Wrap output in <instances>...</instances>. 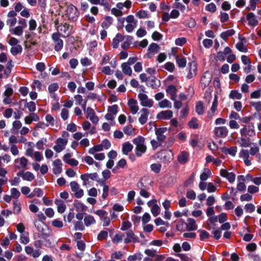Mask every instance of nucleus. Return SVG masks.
I'll return each instance as SVG.
<instances>
[{
  "label": "nucleus",
  "instance_id": "f257e3e1",
  "mask_svg": "<svg viewBox=\"0 0 261 261\" xmlns=\"http://www.w3.org/2000/svg\"><path fill=\"white\" fill-rule=\"evenodd\" d=\"M137 187L139 190V194L144 198H148L150 196L148 191L151 186L149 178L143 177L137 183Z\"/></svg>",
  "mask_w": 261,
  "mask_h": 261
},
{
  "label": "nucleus",
  "instance_id": "f03ea898",
  "mask_svg": "<svg viewBox=\"0 0 261 261\" xmlns=\"http://www.w3.org/2000/svg\"><path fill=\"white\" fill-rule=\"evenodd\" d=\"M133 143L136 145V154L138 156H141L144 153L147 149L145 145V139L141 136H139L133 140Z\"/></svg>",
  "mask_w": 261,
  "mask_h": 261
},
{
  "label": "nucleus",
  "instance_id": "7ed1b4c3",
  "mask_svg": "<svg viewBox=\"0 0 261 261\" xmlns=\"http://www.w3.org/2000/svg\"><path fill=\"white\" fill-rule=\"evenodd\" d=\"M65 16L69 20L75 21L79 17V12L74 6L72 4H67Z\"/></svg>",
  "mask_w": 261,
  "mask_h": 261
},
{
  "label": "nucleus",
  "instance_id": "20e7f679",
  "mask_svg": "<svg viewBox=\"0 0 261 261\" xmlns=\"http://www.w3.org/2000/svg\"><path fill=\"white\" fill-rule=\"evenodd\" d=\"M80 177L81 179L83 181V185L84 186H87V185L90 184V179L93 181H97L98 183H99L101 180H100L98 174L96 172L91 173H85L82 174Z\"/></svg>",
  "mask_w": 261,
  "mask_h": 261
},
{
  "label": "nucleus",
  "instance_id": "39448f33",
  "mask_svg": "<svg viewBox=\"0 0 261 261\" xmlns=\"http://www.w3.org/2000/svg\"><path fill=\"white\" fill-rule=\"evenodd\" d=\"M19 25L10 28V32L12 34L20 36L22 35L24 29L27 27V24L26 20L24 19H21L18 21Z\"/></svg>",
  "mask_w": 261,
  "mask_h": 261
},
{
  "label": "nucleus",
  "instance_id": "423d86ee",
  "mask_svg": "<svg viewBox=\"0 0 261 261\" xmlns=\"http://www.w3.org/2000/svg\"><path fill=\"white\" fill-rule=\"evenodd\" d=\"M118 107L117 105H114L108 108V113L106 114L105 118L110 121L111 125L114 124L115 116L118 113Z\"/></svg>",
  "mask_w": 261,
  "mask_h": 261
},
{
  "label": "nucleus",
  "instance_id": "0eeeda50",
  "mask_svg": "<svg viewBox=\"0 0 261 261\" xmlns=\"http://www.w3.org/2000/svg\"><path fill=\"white\" fill-rule=\"evenodd\" d=\"M55 25H56L57 33H59V34L61 35V36L62 37H68L71 33V29L70 28V26L69 24L67 23H65L64 24H60L57 25L58 24V20H56Z\"/></svg>",
  "mask_w": 261,
  "mask_h": 261
},
{
  "label": "nucleus",
  "instance_id": "6e6552de",
  "mask_svg": "<svg viewBox=\"0 0 261 261\" xmlns=\"http://www.w3.org/2000/svg\"><path fill=\"white\" fill-rule=\"evenodd\" d=\"M141 105L143 107L151 108L153 106V100L144 93L140 92L138 95Z\"/></svg>",
  "mask_w": 261,
  "mask_h": 261
},
{
  "label": "nucleus",
  "instance_id": "1a4fd4ad",
  "mask_svg": "<svg viewBox=\"0 0 261 261\" xmlns=\"http://www.w3.org/2000/svg\"><path fill=\"white\" fill-rule=\"evenodd\" d=\"M70 186L72 192L74 193V196L77 198L82 197L84 195V191L80 188V185L76 181H71Z\"/></svg>",
  "mask_w": 261,
  "mask_h": 261
},
{
  "label": "nucleus",
  "instance_id": "9d476101",
  "mask_svg": "<svg viewBox=\"0 0 261 261\" xmlns=\"http://www.w3.org/2000/svg\"><path fill=\"white\" fill-rule=\"evenodd\" d=\"M67 142V139L59 138L56 140V144L53 147V149L58 153L61 152L65 148Z\"/></svg>",
  "mask_w": 261,
  "mask_h": 261
},
{
  "label": "nucleus",
  "instance_id": "9b49d317",
  "mask_svg": "<svg viewBox=\"0 0 261 261\" xmlns=\"http://www.w3.org/2000/svg\"><path fill=\"white\" fill-rule=\"evenodd\" d=\"M85 113L86 114V118L89 119L93 124H97L98 123L99 118L96 115L95 112L92 108L90 107L87 108Z\"/></svg>",
  "mask_w": 261,
  "mask_h": 261
},
{
  "label": "nucleus",
  "instance_id": "f8f14e48",
  "mask_svg": "<svg viewBox=\"0 0 261 261\" xmlns=\"http://www.w3.org/2000/svg\"><path fill=\"white\" fill-rule=\"evenodd\" d=\"M212 79V74L208 71L204 72L201 79V85L203 89L207 87Z\"/></svg>",
  "mask_w": 261,
  "mask_h": 261
},
{
  "label": "nucleus",
  "instance_id": "ddd939ff",
  "mask_svg": "<svg viewBox=\"0 0 261 261\" xmlns=\"http://www.w3.org/2000/svg\"><path fill=\"white\" fill-rule=\"evenodd\" d=\"M14 163V167L16 169H26L28 164V160L26 158L22 156L15 159Z\"/></svg>",
  "mask_w": 261,
  "mask_h": 261
},
{
  "label": "nucleus",
  "instance_id": "4468645a",
  "mask_svg": "<svg viewBox=\"0 0 261 261\" xmlns=\"http://www.w3.org/2000/svg\"><path fill=\"white\" fill-rule=\"evenodd\" d=\"M145 252L149 256H155V261H163L164 260H165V261H174V259L170 258H166L164 255L156 254V252L154 250L147 249L145 250Z\"/></svg>",
  "mask_w": 261,
  "mask_h": 261
},
{
  "label": "nucleus",
  "instance_id": "2eb2a0df",
  "mask_svg": "<svg viewBox=\"0 0 261 261\" xmlns=\"http://www.w3.org/2000/svg\"><path fill=\"white\" fill-rule=\"evenodd\" d=\"M214 132L215 135L219 138H225L228 133V130L226 126L216 127Z\"/></svg>",
  "mask_w": 261,
  "mask_h": 261
},
{
  "label": "nucleus",
  "instance_id": "dca6fc26",
  "mask_svg": "<svg viewBox=\"0 0 261 261\" xmlns=\"http://www.w3.org/2000/svg\"><path fill=\"white\" fill-rule=\"evenodd\" d=\"M220 175L226 178L230 182L232 183L235 181L236 174L232 172H229L226 169H222L220 171Z\"/></svg>",
  "mask_w": 261,
  "mask_h": 261
},
{
  "label": "nucleus",
  "instance_id": "f3484780",
  "mask_svg": "<svg viewBox=\"0 0 261 261\" xmlns=\"http://www.w3.org/2000/svg\"><path fill=\"white\" fill-rule=\"evenodd\" d=\"M188 73L187 74V77L191 79L195 76L197 74V65L195 62H191L188 64Z\"/></svg>",
  "mask_w": 261,
  "mask_h": 261
},
{
  "label": "nucleus",
  "instance_id": "a211bd4d",
  "mask_svg": "<svg viewBox=\"0 0 261 261\" xmlns=\"http://www.w3.org/2000/svg\"><path fill=\"white\" fill-rule=\"evenodd\" d=\"M127 105L132 114H136L138 112L139 108L137 100L134 98L129 99L128 100Z\"/></svg>",
  "mask_w": 261,
  "mask_h": 261
},
{
  "label": "nucleus",
  "instance_id": "6ab92c4d",
  "mask_svg": "<svg viewBox=\"0 0 261 261\" xmlns=\"http://www.w3.org/2000/svg\"><path fill=\"white\" fill-rule=\"evenodd\" d=\"M126 237L124 239V242L125 244H128L130 242H138V238L135 234L134 232L132 230H128L125 232Z\"/></svg>",
  "mask_w": 261,
  "mask_h": 261
},
{
  "label": "nucleus",
  "instance_id": "aec40b11",
  "mask_svg": "<svg viewBox=\"0 0 261 261\" xmlns=\"http://www.w3.org/2000/svg\"><path fill=\"white\" fill-rule=\"evenodd\" d=\"M13 93V90L12 88L10 87L7 88L3 94L4 99L3 101L5 105H9L12 103V101L10 97L12 95Z\"/></svg>",
  "mask_w": 261,
  "mask_h": 261
},
{
  "label": "nucleus",
  "instance_id": "412c9836",
  "mask_svg": "<svg viewBox=\"0 0 261 261\" xmlns=\"http://www.w3.org/2000/svg\"><path fill=\"white\" fill-rule=\"evenodd\" d=\"M72 154L67 153L63 156V161L71 166H76L79 162L75 159L71 158Z\"/></svg>",
  "mask_w": 261,
  "mask_h": 261
},
{
  "label": "nucleus",
  "instance_id": "4be33fe9",
  "mask_svg": "<svg viewBox=\"0 0 261 261\" xmlns=\"http://www.w3.org/2000/svg\"><path fill=\"white\" fill-rule=\"evenodd\" d=\"M160 50V46L155 43H151L148 48V53L146 56L148 58H151L153 56L157 53Z\"/></svg>",
  "mask_w": 261,
  "mask_h": 261
},
{
  "label": "nucleus",
  "instance_id": "5701e85b",
  "mask_svg": "<svg viewBox=\"0 0 261 261\" xmlns=\"http://www.w3.org/2000/svg\"><path fill=\"white\" fill-rule=\"evenodd\" d=\"M34 224L37 230L42 233V236L43 238L49 236L48 233L45 232L46 228H47V227L44 223L36 221L34 222Z\"/></svg>",
  "mask_w": 261,
  "mask_h": 261
},
{
  "label": "nucleus",
  "instance_id": "b1692460",
  "mask_svg": "<svg viewBox=\"0 0 261 261\" xmlns=\"http://www.w3.org/2000/svg\"><path fill=\"white\" fill-rule=\"evenodd\" d=\"M160 158L165 162H170L173 159V154L171 150H164L160 152Z\"/></svg>",
  "mask_w": 261,
  "mask_h": 261
},
{
  "label": "nucleus",
  "instance_id": "393cba45",
  "mask_svg": "<svg viewBox=\"0 0 261 261\" xmlns=\"http://www.w3.org/2000/svg\"><path fill=\"white\" fill-rule=\"evenodd\" d=\"M17 175L21 176L23 180L29 181H31L35 179V175L30 171H19L17 173Z\"/></svg>",
  "mask_w": 261,
  "mask_h": 261
},
{
  "label": "nucleus",
  "instance_id": "a878e982",
  "mask_svg": "<svg viewBox=\"0 0 261 261\" xmlns=\"http://www.w3.org/2000/svg\"><path fill=\"white\" fill-rule=\"evenodd\" d=\"M173 116V112L171 110L162 111L157 114L156 118L158 119L168 120Z\"/></svg>",
  "mask_w": 261,
  "mask_h": 261
},
{
  "label": "nucleus",
  "instance_id": "bb28decb",
  "mask_svg": "<svg viewBox=\"0 0 261 261\" xmlns=\"http://www.w3.org/2000/svg\"><path fill=\"white\" fill-rule=\"evenodd\" d=\"M140 113L141 115L139 118V121L143 125L146 123L148 120L149 111L146 108H142L140 111Z\"/></svg>",
  "mask_w": 261,
  "mask_h": 261
},
{
  "label": "nucleus",
  "instance_id": "cd10ccee",
  "mask_svg": "<svg viewBox=\"0 0 261 261\" xmlns=\"http://www.w3.org/2000/svg\"><path fill=\"white\" fill-rule=\"evenodd\" d=\"M240 133L243 136H251L254 134L253 126L251 125H246L240 129Z\"/></svg>",
  "mask_w": 261,
  "mask_h": 261
},
{
  "label": "nucleus",
  "instance_id": "c85d7f7f",
  "mask_svg": "<svg viewBox=\"0 0 261 261\" xmlns=\"http://www.w3.org/2000/svg\"><path fill=\"white\" fill-rule=\"evenodd\" d=\"M166 92L170 96V99L172 100H174L177 97V89L176 87L173 85H169L166 89Z\"/></svg>",
  "mask_w": 261,
  "mask_h": 261
},
{
  "label": "nucleus",
  "instance_id": "c756f323",
  "mask_svg": "<svg viewBox=\"0 0 261 261\" xmlns=\"http://www.w3.org/2000/svg\"><path fill=\"white\" fill-rule=\"evenodd\" d=\"M167 129L166 128H156L155 134L157 136L158 141L159 142H163L166 138L165 133H166Z\"/></svg>",
  "mask_w": 261,
  "mask_h": 261
},
{
  "label": "nucleus",
  "instance_id": "7c9ffc66",
  "mask_svg": "<svg viewBox=\"0 0 261 261\" xmlns=\"http://www.w3.org/2000/svg\"><path fill=\"white\" fill-rule=\"evenodd\" d=\"M147 85L153 89H155L160 86V81L154 76H150L148 78Z\"/></svg>",
  "mask_w": 261,
  "mask_h": 261
},
{
  "label": "nucleus",
  "instance_id": "2f4dec72",
  "mask_svg": "<svg viewBox=\"0 0 261 261\" xmlns=\"http://www.w3.org/2000/svg\"><path fill=\"white\" fill-rule=\"evenodd\" d=\"M53 172L55 174H59L62 171V163L60 159H56L53 163Z\"/></svg>",
  "mask_w": 261,
  "mask_h": 261
},
{
  "label": "nucleus",
  "instance_id": "473e14b6",
  "mask_svg": "<svg viewBox=\"0 0 261 261\" xmlns=\"http://www.w3.org/2000/svg\"><path fill=\"white\" fill-rule=\"evenodd\" d=\"M239 156L241 158L243 159L246 166H249L251 165V162L249 160V152L247 150L242 149L241 150Z\"/></svg>",
  "mask_w": 261,
  "mask_h": 261
},
{
  "label": "nucleus",
  "instance_id": "72a5a7b5",
  "mask_svg": "<svg viewBox=\"0 0 261 261\" xmlns=\"http://www.w3.org/2000/svg\"><path fill=\"white\" fill-rule=\"evenodd\" d=\"M217 107L218 96L217 95H215L210 111L208 112L207 114V116L210 118H212L215 115V113L217 109Z\"/></svg>",
  "mask_w": 261,
  "mask_h": 261
},
{
  "label": "nucleus",
  "instance_id": "f704fd0d",
  "mask_svg": "<svg viewBox=\"0 0 261 261\" xmlns=\"http://www.w3.org/2000/svg\"><path fill=\"white\" fill-rule=\"evenodd\" d=\"M186 225V229L188 231L195 230L197 229V225L196 223V221L194 219L189 218L187 219V223Z\"/></svg>",
  "mask_w": 261,
  "mask_h": 261
},
{
  "label": "nucleus",
  "instance_id": "c9c22d12",
  "mask_svg": "<svg viewBox=\"0 0 261 261\" xmlns=\"http://www.w3.org/2000/svg\"><path fill=\"white\" fill-rule=\"evenodd\" d=\"M98 184L102 187V198L105 200L109 196V187L103 180H101Z\"/></svg>",
  "mask_w": 261,
  "mask_h": 261
},
{
  "label": "nucleus",
  "instance_id": "e433bc0d",
  "mask_svg": "<svg viewBox=\"0 0 261 261\" xmlns=\"http://www.w3.org/2000/svg\"><path fill=\"white\" fill-rule=\"evenodd\" d=\"M246 19L248 21V24L250 25L256 26L258 23V21L255 18L254 14L252 12L249 13L247 14Z\"/></svg>",
  "mask_w": 261,
  "mask_h": 261
},
{
  "label": "nucleus",
  "instance_id": "4c0bfd02",
  "mask_svg": "<svg viewBox=\"0 0 261 261\" xmlns=\"http://www.w3.org/2000/svg\"><path fill=\"white\" fill-rule=\"evenodd\" d=\"M84 222L85 225L87 227H89L91 225L95 224L96 223V220L93 217V216L91 215H87L84 218Z\"/></svg>",
  "mask_w": 261,
  "mask_h": 261
},
{
  "label": "nucleus",
  "instance_id": "58836bf2",
  "mask_svg": "<svg viewBox=\"0 0 261 261\" xmlns=\"http://www.w3.org/2000/svg\"><path fill=\"white\" fill-rule=\"evenodd\" d=\"M113 19L111 16H106L102 21L101 26L103 29H107L112 24Z\"/></svg>",
  "mask_w": 261,
  "mask_h": 261
},
{
  "label": "nucleus",
  "instance_id": "ea45409f",
  "mask_svg": "<svg viewBox=\"0 0 261 261\" xmlns=\"http://www.w3.org/2000/svg\"><path fill=\"white\" fill-rule=\"evenodd\" d=\"M43 192L42 190L39 188H36L34 189L33 192L28 195L29 198H33L35 196L41 197L43 196Z\"/></svg>",
  "mask_w": 261,
  "mask_h": 261
},
{
  "label": "nucleus",
  "instance_id": "a19ab883",
  "mask_svg": "<svg viewBox=\"0 0 261 261\" xmlns=\"http://www.w3.org/2000/svg\"><path fill=\"white\" fill-rule=\"evenodd\" d=\"M121 67L122 72L124 74L128 76H131L132 74V70L129 65L126 63H123L121 64Z\"/></svg>",
  "mask_w": 261,
  "mask_h": 261
},
{
  "label": "nucleus",
  "instance_id": "79ce46f5",
  "mask_svg": "<svg viewBox=\"0 0 261 261\" xmlns=\"http://www.w3.org/2000/svg\"><path fill=\"white\" fill-rule=\"evenodd\" d=\"M133 148V145L129 142H126L122 144V152L124 154H127Z\"/></svg>",
  "mask_w": 261,
  "mask_h": 261
},
{
  "label": "nucleus",
  "instance_id": "37998d69",
  "mask_svg": "<svg viewBox=\"0 0 261 261\" xmlns=\"http://www.w3.org/2000/svg\"><path fill=\"white\" fill-rule=\"evenodd\" d=\"M124 39V36L121 34H117L113 40L112 45L114 48H117L120 42Z\"/></svg>",
  "mask_w": 261,
  "mask_h": 261
},
{
  "label": "nucleus",
  "instance_id": "c03bdc74",
  "mask_svg": "<svg viewBox=\"0 0 261 261\" xmlns=\"http://www.w3.org/2000/svg\"><path fill=\"white\" fill-rule=\"evenodd\" d=\"M91 4L93 5H99L103 6L105 8H108L109 7V3L108 0H88Z\"/></svg>",
  "mask_w": 261,
  "mask_h": 261
},
{
  "label": "nucleus",
  "instance_id": "a18cd8bd",
  "mask_svg": "<svg viewBox=\"0 0 261 261\" xmlns=\"http://www.w3.org/2000/svg\"><path fill=\"white\" fill-rule=\"evenodd\" d=\"M211 172L208 168H204L203 172L200 175V179L201 181H205L211 176Z\"/></svg>",
  "mask_w": 261,
  "mask_h": 261
},
{
  "label": "nucleus",
  "instance_id": "49530a36",
  "mask_svg": "<svg viewBox=\"0 0 261 261\" xmlns=\"http://www.w3.org/2000/svg\"><path fill=\"white\" fill-rule=\"evenodd\" d=\"M21 102H25V107L28 108L31 112H34L36 110V103L34 101L27 102L25 100H22Z\"/></svg>",
  "mask_w": 261,
  "mask_h": 261
},
{
  "label": "nucleus",
  "instance_id": "de8ad7c7",
  "mask_svg": "<svg viewBox=\"0 0 261 261\" xmlns=\"http://www.w3.org/2000/svg\"><path fill=\"white\" fill-rule=\"evenodd\" d=\"M158 106L161 108H172V103L168 99H164L158 103Z\"/></svg>",
  "mask_w": 261,
  "mask_h": 261
},
{
  "label": "nucleus",
  "instance_id": "09e8293b",
  "mask_svg": "<svg viewBox=\"0 0 261 261\" xmlns=\"http://www.w3.org/2000/svg\"><path fill=\"white\" fill-rule=\"evenodd\" d=\"M55 203L57 205V210L59 213H63L65 211L66 207L63 201L58 200L55 201Z\"/></svg>",
  "mask_w": 261,
  "mask_h": 261
},
{
  "label": "nucleus",
  "instance_id": "8fccbe9b",
  "mask_svg": "<svg viewBox=\"0 0 261 261\" xmlns=\"http://www.w3.org/2000/svg\"><path fill=\"white\" fill-rule=\"evenodd\" d=\"M13 213L18 214L21 210V205L19 200H15L13 202Z\"/></svg>",
  "mask_w": 261,
  "mask_h": 261
},
{
  "label": "nucleus",
  "instance_id": "3c124183",
  "mask_svg": "<svg viewBox=\"0 0 261 261\" xmlns=\"http://www.w3.org/2000/svg\"><path fill=\"white\" fill-rule=\"evenodd\" d=\"M222 151L224 153H228L232 156H234L237 152V147L236 146H232L229 148L223 147L222 148Z\"/></svg>",
  "mask_w": 261,
  "mask_h": 261
},
{
  "label": "nucleus",
  "instance_id": "603ef678",
  "mask_svg": "<svg viewBox=\"0 0 261 261\" xmlns=\"http://www.w3.org/2000/svg\"><path fill=\"white\" fill-rule=\"evenodd\" d=\"M176 62L179 67H185L187 64V60L184 57L177 56L176 57Z\"/></svg>",
  "mask_w": 261,
  "mask_h": 261
},
{
  "label": "nucleus",
  "instance_id": "864d4df0",
  "mask_svg": "<svg viewBox=\"0 0 261 261\" xmlns=\"http://www.w3.org/2000/svg\"><path fill=\"white\" fill-rule=\"evenodd\" d=\"M22 51V47L21 45L12 46L10 49L11 53L14 56L20 54Z\"/></svg>",
  "mask_w": 261,
  "mask_h": 261
},
{
  "label": "nucleus",
  "instance_id": "5fc2aeb1",
  "mask_svg": "<svg viewBox=\"0 0 261 261\" xmlns=\"http://www.w3.org/2000/svg\"><path fill=\"white\" fill-rule=\"evenodd\" d=\"M103 150V149L101 144H100L90 148L88 150V152L91 154H94L96 152L101 151Z\"/></svg>",
  "mask_w": 261,
  "mask_h": 261
},
{
  "label": "nucleus",
  "instance_id": "6e6d98bb",
  "mask_svg": "<svg viewBox=\"0 0 261 261\" xmlns=\"http://www.w3.org/2000/svg\"><path fill=\"white\" fill-rule=\"evenodd\" d=\"M229 97L231 99H241L242 97V95L241 93H239L238 91L236 90H232L231 91Z\"/></svg>",
  "mask_w": 261,
  "mask_h": 261
},
{
  "label": "nucleus",
  "instance_id": "4d7b16f0",
  "mask_svg": "<svg viewBox=\"0 0 261 261\" xmlns=\"http://www.w3.org/2000/svg\"><path fill=\"white\" fill-rule=\"evenodd\" d=\"M235 31L233 30H228L225 32H222L220 36L223 39L226 40L228 37L233 35Z\"/></svg>",
  "mask_w": 261,
  "mask_h": 261
},
{
  "label": "nucleus",
  "instance_id": "13d9d810",
  "mask_svg": "<svg viewBox=\"0 0 261 261\" xmlns=\"http://www.w3.org/2000/svg\"><path fill=\"white\" fill-rule=\"evenodd\" d=\"M45 119L47 123V124H45L46 126H48L49 125L51 126H54L55 120L54 118L50 114H47L45 116Z\"/></svg>",
  "mask_w": 261,
  "mask_h": 261
},
{
  "label": "nucleus",
  "instance_id": "bf43d9fd",
  "mask_svg": "<svg viewBox=\"0 0 261 261\" xmlns=\"http://www.w3.org/2000/svg\"><path fill=\"white\" fill-rule=\"evenodd\" d=\"M33 145H34V144L32 142H29L28 146H30V147H29L25 151V155L31 158H33L35 152L33 148Z\"/></svg>",
  "mask_w": 261,
  "mask_h": 261
},
{
  "label": "nucleus",
  "instance_id": "052dcab7",
  "mask_svg": "<svg viewBox=\"0 0 261 261\" xmlns=\"http://www.w3.org/2000/svg\"><path fill=\"white\" fill-rule=\"evenodd\" d=\"M188 160V154L185 152H181L178 156V160L181 163H185Z\"/></svg>",
  "mask_w": 261,
  "mask_h": 261
},
{
  "label": "nucleus",
  "instance_id": "680f3d73",
  "mask_svg": "<svg viewBox=\"0 0 261 261\" xmlns=\"http://www.w3.org/2000/svg\"><path fill=\"white\" fill-rule=\"evenodd\" d=\"M20 241L21 243L27 244L30 242V239L28 232L21 233L20 237Z\"/></svg>",
  "mask_w": 261,
  "mask_h": 261
},
{
  "label": "nucleus",
  "instance_id": "e2e57ef3",
  "mask_svg": "<svg viewBox=\"0 0 261 261\" xmlns=\"http://www.w3.org/2000/svg\"><path fill=\"white\" fill-rule=\"evenodd\" d=\"M10 193L12 198L15 199V200H18V198L20 196V193L18 190L15 188H13L10 190Z\"/></svg>",
  "mask_w": 261,
  "mask_h": 261
},
{
  "label": "nucleus",
  "instance_id": "0e129e2a",
  "mask_svg": "<svg viewBox=\"0 0 261 261\" xmlns=\"http://www.w3.org/2000/svg\"><path fill=\"white\" fill-rule=\"evenodd\" d=\"M162 165L160 163H154L150 165L151 170L155 173L160 172Z\"/></svg>",
  "mask_w": 261,
  "mask_h": 261
},
{
  "label": "nucleus",
  "instance_id": "69168bd1",
  "mask_svg": "<svg viewBox=\"0 0 261 261\" xmlns=\"http://www.w3.org/2000/svg\"><path fill=\"white\" fill-rule=\"evenodd\" d=\"M151 212L154 217H156L160 213V207L157 204H154L151 208Z\"/></svg>",
  "mask_w": 261,
  "mask_h": 261
},
{
  "label": "nucleus",
  "instance_id": "338daca9",
  "mask_svg": "<svg viewBox=\"0 0 261 261\" xmlns=\"http://www.w3.org/2000/svg\"><path fill=\"white\" fill-rule=\"evenodd\" d=\"M123 132L127 135H132L135 134V129L131 125H126L123 128Z\"/></svg>",
  "mask_w": 261,
  "mask_h": 261
},
{
  "label": "nucleus",
  "instance_id": "774afa93",
  "mask_svg": "<svg viewBox=\"0 0 261 261\" xmlns=\"http://www.w3.org/2000/svg\"><path fill=\"white\" fill-rule=\"evenodd\" d=\"M236 48L240 51L243 53H247L248 49L247 47L244 45L242 41H240L236 45Z\"/></svg>",
  "mask_w": 261,
  "mask_h": 261
}]
</instances>
